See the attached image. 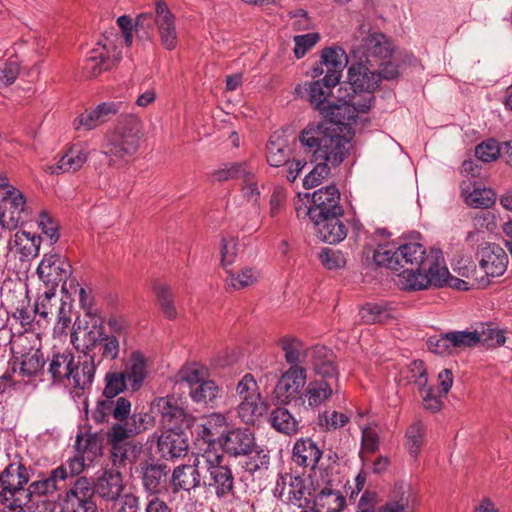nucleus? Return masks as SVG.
<instances>
[{
	"instance_id": "9",
	"label": "nucleus",
	"mask_w": 512,
	"mask_h": 512,
	"mask_svg": "<svg viewBox=\"0 0 512 512\" xmlns=\"http://www.w3.org/2000/svg\"><path fill=\"white\" fill-rule=\"evenodd\" d=\"M266 158L270 166L281 167L282 175L289 181L294 182L299 173L303 170L306 162L299 159L290 161L291 149L288 140L279 132H274L267 143Z\"/></svg>"
},
{
	"instance_id": "35",
	"label": "nucleus",
	"mask_w": 512,
	"mask_h": 512,
	"mask_svg": "<svg viewBox=\"0 0 512 512\" xmlns=\"http://www.w3.org/2000/svg\"><path fill=\"white\" fill-rule=\"evenodd\" d=\"M222 388L215 381L206 378L189 391L191 399L206 407L215 408L222 399Z\"/></svg>"
},
{
	"instance_id": "5",
	"label": "nucleus",
	"mask_w": 512,
	"mask_h": 512,
	"mask_svg": "<svg viewBox=\"0 0 512 512\" xmlns=\"http://www.w3.org/2000/svg\"><path fill=\"white\" fill-rule=\"evenodd\" d=\"M157 31L162 45L167 50H173L178 43V35L175 25V16L164 1L155 3L154 13H141L136 18L135 31L140 38L150 39Z\"/></svg>"
},
{
	"instance_id": "63",
	"label": "nucleus",
	"mask_w": 512,
	"mask_h": 512,
	"mask_svg": "<svg viewBox=\"0 0 512 512\" xmlns=\"http://www.w3.org/2000/svg\"><path fill=\"white\" fill-rule=\"evenodd\" d=\"M109 68V59L105 58L102 52H98L97 50H93L91 56L86 60L85 69L92 77L98 76L102 71Z\"/></svg>"
},
{
	"instance_id": "55",
	"label": "nucleus",
	"mask_w": 512,
	"mask_h": 512,
	"mask_svg": "<svg viewBox=\"0 0 512 512\" xmlns=\"http://www.w3.org/2000/svg\"><path fill=\"white\" fill-rule=\"evenodd\" d=\"M451 345L454 348H467L476 346L482 342V335L478 331H453L449 332Z\"/></svg>"
},
{
	"instance_id": "46",
	"label": "nucleus",
	"mask_w": 512,
	"mask_h": 512,
	"mask_svg": "<svg viewBox=\"0 0 512 512\" xmlns=\"http://www.w3.org/2000/svg\"><path fill=\"white\" fill-rule=\"evenodd\" d=\"M209 377L208 369L199 363H188L175 375L176 383H186L190 390Z\"/></svg>"
},
{
	"instance_id": "13",
	"label": "nucleus",
	"mask_w": 512,
	"mask_h": 512,
	"mask_svg": "<svg viewBox=\"0 0 512 512\" xmlns=\"http://www.w3.org/2000/svg\"><path fill=\"white\" fill-rule=\"evenodd\" d=\"M307 381L306 369L302 366L289 367L279 378L273 391L274 399L280 404L304 403L303 389Z\"/></svg>"
},
{
	"instance_id": "54",
	"label": "nucleus",
	"mask_w": 512,
	"mask_h": 512,
	"mask_svg": "<svg viewBox=\"0 0 512 512\" xmlns=\"http://www.w3.org/2000/svg\"><path fill=\"white\" fill-rule=\"evenodd\" d=\"M126 373L123 372H109L105 375V388L103 396L105 398L113 399L118 394L123 392L127 387Z\"/></svg>"
},
{
	"instance_id": "34",
	"label": "nucleus",
	"mask_w": 512,
	"mask_h": 512,
	"mask_svg": "<svg viewBox=\"0 0 512 512\" xmlns=\"http://www.w3.org/2000/svg\"><path fill=\"white\" fill-rule=\"evenodd\" d=\"M167 473V465L161 463H150L142 467L143 486L151 496L166 489Z\"/></svg>"
},
{
	"instance_id": "52",
	"label": "nucleus",
	"mask_w": 512,
	"mask_h": 512,
	"mask_svg": "<svg viewBox=\"0 0 512 512\" xmlns=\"http://www.w3.org/2000/svg\"><path fill=\"white\" fill-rule=\"evenodd\" d=\"M350 109L343 110L346 116L353 115L351 120H355L357 117V113H366L372 106V102L374 101L373 91H362L354 93L351 95L349 100H344Z\"/></svg>"
},
{
	"instance_id": "16",
	"label": "nucleus",
	"mask_w": 512,
	"mask_h": 512,
	"mask_svg": "<svg viewBox=\"0 0 512 512\" xmlns=\"http://www.w3.org/2000/svg\"><path fill=\"white\" fill-rule=\"evenodd\" d=\"M94 494L93 483L86 477H80L66 492L64 501L71 512H97L96 504L93 501Z\"/></svg>"
},
{
	"instance_id": "59",
	"label": "nucleus",
	"mask_w": 512,
	"mask_h": 512,
	"mask_svg": "<svg viewBox=\"0 0 512 512\" xmlns=\"http://www.w3.org/2000/svg\"><path fill=\"white\" fill-rule=\"evenodd\" d=\"M480 270L487 276H501L507 269L508 258H481Z\"/></svg>"
},
{
	"instance_id": "26",
	"label": "nucleus",
	"mask_w": 512,
	"mask_h": 512,
	"mask_svg": "<svg viewBox=\"0 0 512 512\" xmlns=\"http://www.w3.org/2000/svg\"><path fill=\"white\" fill-rule=\"evenodd\" d=\"M151 410L160 414L163 424L168 426L181 423L186 417L184 409L173 395L156 398L151 404Z\"/></svg>"
},
{
	"instance_id": "18",
	"label": "nucleus",
	"mask_w": 512,
	"mask_h": 512,
	"mask_svg": "<svg viewBox=\"0 0 512 512\" xmlns=\"http://www.w3.org/2000/svg\"><path fill=\"white\" fill-rule=\"evenodd\" d=\"M71 271L72 266L67 258H42L37 267L39 278L47 285H51V288L63 282L62 291L66 290L65 283Z\"/></svg>"
},
{
	"instance_id": "39",
	"label": "nucleus",
	"mask_w": 512,
	"mask_h": 512,
	"mask_svg": "<svg viewBox=\"0 0 512 512\" xmlns=\"http://www.w3.org/2000/svg\"><path fill=\"white\" fill-rule=\"evenodd\" d=\"M87 160V153L78 145L72 146L63 154L57 163L50 167L52 174L76 172Z\"/></svg>"
},
{
	"instance_id": "17",
	"label": "nucleus",
	"mask_w": 512,
	"mask_h": 512,
	"mask_svg": "<svg viewBox=\"0 0 512 512\" xmlns=\"http://www.w3.org/2000/svg\"><path fill=\"white\" fill-rule=\"evenodd\" d=\"M421 240V234L413 232L403 236L397 243H379L373 256H413L415 254L425 256L426 249Z\"/></svg>"
},
{
	"instance_id": "37",
	"label": "nucleus",
	"mask_w": 512,
	"mask_h": 512,
	"mask_svg": "<svg viewBox=\"0 0 512 512\" xmlns=\"http://www.w3.org/2000/svg\"><path fill=\"white\" fill-rule=\"evenodd\" d=\"M321 64L326 67L327 81L332 84H338L341 77V72L344 68V61L347 56L341 48H325L321 55Z\"/></svg>"
},
{
	"instance_id": "10",
	"label": "nucleus",
	"mask_w": 512,
	"mask_h": 512,
	"mask_svg": "<svg viewBox=\"0 0 512 512\" xmlns=\"http://www.w3.org/2000/svg\"><path fill=\"white\" fill-rule=\"evenodd\" d=\"M274 496L289 507L308 508L311 504V492L306 479L291 473L281 474L273 490Z\"/></svg>"
},
{
	"instance_id": "36",
	"label": "nucleus",
	"mask_w": 512,
	"mask_h": 512,
	"mask_svg": "<svg viewBox=\"0 0 512 512\" xmlns=\"http://www.w3.org/2000/svg\"><path fill=\"white\" fill-rule=\"evenodd\" d=\"M313 504L315 512H341L346 506V498L341 491L326 486L317 493Z\"/></svg>"
},
{
	"instance_id": "24",
	"label": "nucleus",
	"mask_w": 512,
	"mask_h": 512,
	"mask_svg": "<svg viewBox=\"0 0 512 512\" xmlns=\"http://www.w3.org/2000/svg\"><path fill=\"white\" fill-rule=\"evenodd\" d=\"M68 478L66 466H59L50 472V475L42 480L32 482L26 492V499L41 498L42 496L52 494L63 487V483Z\"/></svg>"
},
{
	"instance_id": "61",
	"label": "nucleus",
	"mask_w": 512,
	"mask_h": 512,
	"mask_svg": "<svg viewBox=\"0 0 512 512\" xmlns=\"http://www.w3.org/2000/svg\"><path fill=\"white\" fill-rule=\"evenodd\" d=\"M19 74V63L16 59L0 61V88L14 83Z\"/></svg>"
},
{
	"instance_id": "6",
	"label": "nucleus",
	"mask_w": 512,
	"mask_h": 512,
	"mask_svg": "<svg viewBox=\"0 0 512 512\" xmlns=\"http://www.w3.org/2000/svg\"><path fill=\"white\" fill-rule=\"evenodd\" d=\"M204 462L208 477L204 484L213 491L218 499H225L234 494V477L231 469L222 465L223 455L215 450H204L199 457Z\"/></svg>"
},
{
	"instance_id": "58",
	"label": "nucleus",
	"mask_w": 512,
	"mask_h": 512,
	"mask_svg": "<svg viewBox=\"0 0 512 512\" xmlns=\"http://www.w3.org/2000/svg\"><path fill=\"white\" fill-rule=\"evenodd\" d=\"M360 273L365 279H374L378 277L383 269H388L387 260L382 258L378 261L377 258H360Z\"/></svg>"
},
{
	"instance_id": "56",
	"label": "nucleus",
	"mask_w": 512,
	"mask_h": 512,
	"mask_svg": "<svg viewBox=\"0 0 512 512\" xmlns=\"http://www.w3.org/2000/svg\"><path fill=\"white\" fill-rule=\"evenodd\" d=\"M360 316L363 322L373 324L384 322L389 317V313L382 305L367 303L361 308Z\"/></svg>"
},
{
	"instance_id": "29",
	"label": "nucleus",
	"mask_w": 512,
	"mask_h": 512,
	"mask_svg": "<svg viewBox=\"0 0 512 512\" xmlns=\"http://www.w3.org/2000/svg\"><path fill=\"white\" fill-rule=\"evenodd\" d=\"M95 493L107 501L118 500L123 489V478L119 470H105L94 484Z\"/></svg>"
},
{
	"instance_id": "38",
	"label": "nucleus",
	"mask_w": 512,
	"mask_h": 512,
	"mask_svg": "<svg viewBox=\"0 0 512 512\" xmlns=\"http://www.w3.org/2000/svg\"><path fill=\"white\" fill-rule=\"evenodd\" d=\"M277 344L284 353V359L290 367L301 366L305 362L308 350L299 338L286 335L281 337Z\"/></svg>"
},
{
	"instance_id": "19",
	"label": "nucleus",
	"mask_w": 512,
	"mask_h": 512,
	"mask_svg": "<svg viewBox=\"0 0 512 512\" xmlns=\"http://www.w3.org/2000/svg\"><path fill=\"white\" fill-rule=\"evenodd\" d=\"M200 455L201 453L197 454L193 464L179 465L173 470L171 483L175 492L180 490L190 492L200 487L202 480L200 468H205L204 462L199 460Z\"/></svg>"
},
{
	"instance_id": "44",
	"label": "nucleus",
	"mask_w": 512,
	"mask_h": 512,
	"mask_svg": "<svg viewBox=\"0 0 512 512\" xmlns=\"http://www.w3.org/2000/svg\"><path fill=\"white\" fill-rule=\"evenodd\" d=\"M271 426L285 435L296 434L299 430V421L286 408H276L270 413Z\"/></svg>"
},
{
	"instance_id": "15",
	"label": "nucleus",
	"mask_w": 512,
	"mask_h": 512,
	"mask_svg": "<svg viewBox=\"0 0 512 512\" xmlns=\"http://www.w3.org/2000/svg\"><path fill=\"white\" fill-rule=\"evenodd\" d=\"M29 219V211L24 195L16 188L4 193L0 202V224L6 229H15Z\"/></svg>"
},
{
	"instance_id": "20",
	"label": "nucleus",
	"mask_w": 512,
	"mask_h": 512,
	"mask_svg": "<svg viewBox=\"0 0 512 512\" xmlns=\"http://www.w3.org/2000/svg\"><path fill=\"white\" fill-rule=\"evenodd\" d=\"M221 447L230 456L248 455L255 448V438L249 429L236 428L222 436Z\"/></svg>"
},
{
	"instance_id": "41",
	"label": "nucleus",
	"mask_w": 512,
	"mask_h": 512,
	"mask_svg": "<svg viewBox=\"0 0 512 512\" xmlns=\"http://www.w3.org/2000/svg\"><path fill=\"white\" fill-rule=\"evenodd\" d=\"M415 367L419 370V376L415 380V385L418 387L419 393L421 394L424 408L432 413L440 411L442 401L439 396L434 394L433 388L427 385L428 378L426 369L423 368L422 363H416Z\"/></svg>"
},
{
	"instance_id": "21",
	"label": "nucleus",
	"mask_w": 512,
	"mask_h": 512,
	"mask_svg": "<svg viewBox=\"0 0 512 512\" xmlns=\"http://www.w3.org/2000/svg\"><path fill=\"white\" fill-rule=\"evenodd\" d=\"M121 102H104L93 110H86L74 120L75 129L92 130L109 120L121 109Z\"/></svg>"
},
{
	"instance_id": "2",
	"label": "nucleus",
	"mask_w": 512,
	"mask_h": 512,
	"mask_svg": "<svg viewBox=\"0 0 512 512\" xmlns=\"http://www.w3.org/2000/svg\"><path fill=\"white\" fill-rule=\"evenodd\" d=\"M385 258L387 267L396 275V285L404 292L443 288L448 268L439 258Z\"/></svg>"
},
{
	"instance_id": "12",
	"label": "nucleus",
	"mask_w": 512,
	"mask_h": 512,
	"mask_svg": "<svg viewBox=\"0 0 512 512\" xmlns=\"http://www.w3.org/2000/svg\"><path fill=\"white\" fill-rule=\"evenodd\" d=\"M30 480L29 469L20 462L10 463L0 473V501H21L26 499L25 485Z\"/></svg>"
},
{
	"instance_id": "28",
	"label": "nucleus",
	"mask_w": 512,
	"mask_h": 512,
	"mask_svg": "<svg viewBox=\"0 0 512 512\" xmlns=\"http://www.w3.org/2000/svg\"><path fill=\"white\" fill-rule=\"evenodd\" d=\"M322 450L310 438L298 439L292 450V460L298 465L315 469L322 458Z\"/></svg>"
},
{
	"instance_id": "43",
	"label": "nucleus",
	"mask_w": 512,
	"mask_h": 512,
	"mask_svg": "<svg viewBox=\"0 0 512 512\" xmlns=\"http://www.w3.org/2000/svg\"><path fill=\"white\" fill-rule=\"evenodd\" d=\"M19 364V371L23 377L32 378L43 371L45 359L40 349L31 348L28 352L16 358Z\"/></svg>"
},
{
	"instance_id": "53",
	"label": "nucleus",
	"mask_w": 512,
	"mask_h": 512,
	"mask_svg": "<svg viewBox=\"0 0 512 512\" xmlns=\"http://www.w3.org/2000/svg\"><path fill=\"white\" fill-rule=\"evenodd\" d=\"M495 193L491 189L474 185L473 190L466 196V203L474 208H488L494 204Z\"/></svg>"
},
{
	"instance_id": "62",
	"label": "nucleus",
	"mask_w": 512,
	"mask_h": 512,
	"mask_svg": "<svg viewBox=\"0 0 512 512\" xmlns=\"http://www.w3.org/2000/svg\"><path fill=\"white\" fill-rule=\"evenodd\" d=\"M319 40L320 35L318 33H308L295 36L294 54L296 58L300 59L304 57L307 51L314 47Z\"/></svg>"
},
{
	"instance_id": "31",
	"label": "nucleus",
	"mask_w": 512,
	"mask_h": 512,
	"mask_svg": "<svg viewBox=\"0 0 512 512\" xmlns=\"http://www.w3.org/2000/svg\"><path fill=\"white\" fill-rule=\"evenodd\" d=\"M232 258H221V265L226 270L228 276L225 279V288L227 291L241 290L253 285L259 278V272L253 268L246 267L236 273L230 269Z\"/></svg>"
},
{
	"instance_id": "64",
	"label": "nucleus",
	"mask_w": 512,
	"mask_h": 512,
	"mask_svg": "<svg viewBox=\"0 0 512 512\" xmlns=\"http://www.w3.org/2000/svg\"><path fill=\"white\" fill-rule=\"evenodd\" d=\"M319 421L326 430H335L345 426L349 422V417L337 411H325L320 415Z\"/></svg>"
},
{
	"instance_id": "57",
	"label": "nucleus",
	"mask_w": 512,
	"mask_h": 512,
	"mask_svg": "<svg viewBox=\"0 0 512 512\" xmlns=\"http://www.w3.org/2000/svg\"><path fill=\"white\" fill-rule=\"evenodd\" d=\"M248 460L246 462V470L254 473L258 470H266L270 464V457L266 450L257 447L252 450V453L248 454Z\"/></svg>"
},
{
	"instance_id": "33",
	"label": "nucleus",
	"mask_w": 512,
	"mask_h": 512,
	"mask_svg": "<svg viewBox=\"0 0 512 512\" xmlns=\"http://www.w3.org/2000/svg\"><path fill=\"white\" fill-rule=\"evenodd\" d=\"M379 512H416V500L410 488L404 484L396 485Z\"/></svg>"
},
{
	"instance_id": "51",
	"label": "nucleus",
	"mask_w": 512,
	"mask_h": 512,
	"mask_svg": "<svg viewBox=\"0 0 512 512\" xmlns=\"http://www.w3.org/2000/svg\"><path fill=\"white\" fill-rule=\"evenodd\" d=\"M425 426L420 420H416L407 428L406 448L409 454L416 458L424 444Z\"/></svg>"
},
{
	"instance_id": "60",
	"label": "nucleus",
	"mask_w": 512,
	"mask_h": 512,
	"mask_svg": "<svg viewBox=\"0 0 512 512\" xmlns=\"http://www.w3.org/2000/svg\"><path fill=\"white\" fill-rule=\"evenodd\" d=\"M501 152L497 141L489 139L482 142L475 148V156L482 162H491L496 160Z\"/></svg>"
},
{
	"instance_id": "4",
	"label": "nucleus",
	"mask_w": 512,
	"mask_h": 512,
	"mask_svg": "<svg viewBox=\"0 0 512 512\" xmlns=\"http://www.w3.org/2000/svg\"><path fill=\"white\" fill-rule=\"evenodd\" d=\"M141 121L134 115L122 116L113 132L105 137L102 153L109 166L120 167L127 163L138 151L142 138Z\"/></svg>"
},
{
	"instance_id": "7",
	"label": "nucleus",
	"mask_w": 512,
	"mask_h": 512,
	"mask_svg": "<svg viewBox=\"0 0 512 512\" xmlns=\"http://www.w3.org/2000/svg\"><path fill=\"white\" fill-rule=\"evenodd\" d=\"M336 85L328 82L327 76H324L321 80L309 83V102L324 117L329 118L331 122L343 124L345 121H351L353 115L346 116L342 113L343 110L350 109L344 100L340 99L337 103L329 100L331 90Z\"/></svg>"
},
{
	"instance_id": "23",
	"label": "nucleus",
	"mask_w": 512,
	"mask_h": 512,
	"mask_svg": "<svg viewBox=\"0 0 512 512\" xmlns=\"http://www.w3.org/2000/svg\"><path fill=\"white\" fill-rule=\"evenodd\" d=\"M158 450L167 460L180 458L187 453L188 440L183 432L171 427L159 436Z\"/></svg>"
},
{
	"instance_id": "3",
	"label": "nucleus",
	"mask_w": 512,
	"mask_h": 512,
	"mask_svg": "<svg viewBox=\"0 0 512 512\" xmlns=\"http://www.w3.org/2000/svg\"><path fill=\"white\" fill-rule=\"evenodd\" d=\"M142 422L141 416L133 415L129 421L113 424L107 431L110 459L117 470L132 467L140 457L143 445L133 436L145 429Z\"/></svg>"
},
{
	"instance_id": "42",
	"label": "nucleus",
	"mask_w": 512,
	"mask_h": 512,
	"mask_svg": "<svg viewBox=\"0 0 512 512\" xmlns=\"http://www.w3.org/2000/svg\"><path fill=\"white\" fill-rule=\"evenodd\" d=\"M40 244V236L26 231H18L10 242V250L21 256H38Z\"/></svg>"
},
{
	"instance_id": "49",
	"label": "nucleus",
	"mask_w": 512,
	"mask_h": 512,
	"mask_svg": "<svg viewBox=\"0 0 512 512\" xmlns=\"http://www.w3.org/2000/svg\"><path fill=\"white\" fill-rule=\"evenodd\" d=\"M105 331L102 323L92 317L90 325L87 323L82 329L79 324L77 329L71 334V342L76 348V344H87L94 339H103Z\"/></svg>"
},
{
	"instance_id": "40",
	"label": "nucleus",
	"mask_w": 512,
	"mask_h": 512,
	"mask_svg": "<svg viewBox=\"0 0 512 512\" xmlns=\"http://www.w3.org/2000/svg\"><path fill=\"white\" fill-rule=\"evenodd\" d=\"M334 384L323 379L311 381L304 390L303 398L307 399L310 407H318L332 396Z\"/></svg>"
},
{
	"instance_id": "22",
	"label": "nucleus",
	"mask_w": 512,
	"mask_h": 512,
	"mask_svg": "<svg viewBox=\"0 0 512 512\" xmlns=\"http://www.w3.org/2000/svg\"><path fill=\"white\" fill-rule=\"evenodd\" d=\"M342 215H330L312 220L318 238L329 244H337L347 236V226L340 219Z\"/></svg>"
},
{
	"instance_id": "45",
	"label": "nucleus",
	"mask_w": 512,
	"mask_h": 512,
	"mask_svg": "<svg viewBox=\"0 0 512 512\" xmlns=\"http://www.w3.org/2000/svg\"><path fill=\"white\" fill-rule=\"evenodd\" d=\"M75 448L77 454L88 462H92L102 454L101 440L96 434L85 433L77 435Z\"/></svg>"
},
{
	"instance_id": "11",
	"label": "nucleus",
	"mask_w": 512,
	"mask_h": 512,
	"mask_svg": "<svg viewBox=\"0 0 512 512\" xmlns=\"http://www.w3.org/2000/svg\"><path fill=\"white\" fill-rule=\"evenodd\" d=\"M340 192L335 185L320 188L312 194V201L309 207L297 209V216L303 215L309 219L316 220L330 215H343V207L339 203Z\"/></svg>"
},
{
	"instance_id": "8",
	"label": "nucleus",
	"mask_w": 512,
	"mask_h": 512,
	"mask_svg": "<svg viewBox=\"0 0 512 512\" xmlns=\"http://www.w3.org/2000/svg\"><path fill=\"white\" fill-rule=\"evenodd\" d=\"M351 51L360 61L365 59L372 67L373 63L391 57L392 46L384 34L371 32L363 25L353 41Z\"/></svg>"
},
{
	"instance_id": "50",
	"label": "nucleus",
	"mask_w": 512,
	"mask_h": 512,
	"mask_svg": "<svg viewBox=\"0 0 512 512\" xmlns=\"http://www.w3.org/2000/svg\"><path fill=\"white\" fill-rule=\"evenodd\" d=\"M153 292L165 317L169 320L176 319L178 313L174 305V294L171 288L167 284L155 282Z\"/></svg>"
},
{
	"instance_id": "25",
	"label": "nucleus",
	"mask_w": 512,
	"mask_h": 512,
	"mask_svg": "<svg viewBox=\"0 0 512 512\" xmlns=\"http://www.w3.org/2000/svg\"><path fill=\"white\" fill-rule=\"evenodd\" d=\"M99 364L100 360H98V363H94L78 356L77 362H75V359L73 360L71 375H69L66 385H70L76 391L89 390Z\"/></svg>"
},
{
	"instance_id": "48",
	"label": "nucleus",
	"mask_w": 512,
	"mask_h": 512,
	"mask_svg": "<svg viewBox=\"0 0 512 512\" xmlns=\"http://www.w3.org/2000/svg\"><path fill=\"white\" fill-rule=\"evenodd\" d=\"M265 410L266 406L260 394L243 398L238 405V415L245 423H253Z\"/></svg>"
},
{
	"instance_id": "27",
	"label": "nucleus",
	"mask_w": 512,
	"mask_h": 512,
	"mask_svg": "<svg viewBox=\"0 0 512 512\" xmlns=\"http://www.w3.org/2000/svg\"><path fill=\"white\" fill-rule=\"evenodd\" d=\"M348 80L354 93L374 91L380 83V77L376 71L361 61L349 68Z\"/></svg>"
},
{
	"instance_id": "47",
	"label": "nucleus",
	"mask_w": 512,
	"mask_h": 512,
	"mask_svg": "<svg viewBox=\"0 0 512 512\" xmlns=\"http://www.w3.org/2000/svg\"><path fill=\"white\" fill-rule=\"evenodd\" d=\"M126 373V379L130 383L131 389L137 391L140 389L146 375V360L142 353L139 351L133 352L130 358V365Z\"/></svg>"
},
{
	"instance_id": "30",
	"label": "nucleus",
	"mask_w": 512,
	"mask_h": 512,
	"mask_svg": "<svg viewBox=\"0 0 512 512\" xmlns=\"http://www.w3.org/2000/svg\"><path fill=\"white\" fill-rule=\"evenodd\" d=\"M74 354L71 351L54 352L48 359L47 372L54 384L66 385V381L71 375Z\"/></svg>"
},
{
	"instance_id": "32",
	"label": "nucleus",
	"mask_w": 512,
	"mask_h": 512,
	"mask_svg": "<svg viewBox=\"0 0 512 512\" xmlns=\"http://www.w3.org/2000/svg\"><path fill=\"white\" fill-rule=\"evenodd\" d=\"M333 352L324 346H315L312 349V366L316 374L337 383L338 371L334 364Z\"/></svg>"
},
{
	"instance_id": "1",
	"label": "nucleus",
	"mask_w": 512,
	"mask_h": 512,
	"mask_svg": "<svg viewBox=\"0 0 512 512\" xmlns=\"http://www.w3.org/2000/svg\"><path fill=\"white\" fill-rule=\"evenodd\" d=\"M298 140L306 157L316 163L303 179L306 189L318 186L329 175L331 167L340 165L352 148L350 139L331 123L308 124Z\"/></svg>"
},
{
	"instance_id": "14",
	"label": "nucleus",
	"mask_w": 512,
	"mask_h": 512,
	"mask_svg": "<svg viewBox=\"0 0 512 512\" xmlns=\"http://www.w3.org/2000/svg\"><path fill=\"white\" fill-rule=\"evenodd\" d=\"M228 426L227 418L221 413H211L201 419L195 425V444L199 447V453L204 450H213L216 443L221 446V438L226 433L225 430Z\"/></svg>"
}]
</instances>
